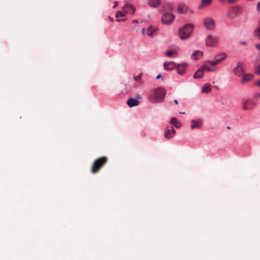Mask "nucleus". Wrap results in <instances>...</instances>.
Wrapping results in <instances>:
<instances>
[{"label":"nucleus","instance_id":"obj_26","mask_svg":"<svg viewBox=\"0 0 260 260\" xmlns=\"http://www.w3.org/2000/svg\"><path fill=\"white\" fill-rule=\"evenodd\" d=\"M210 64L209 63H207V61L205 62L204 66L202 67V68L204 69V71H207L209 72H213L215 71V69L211 68L208 66V65Z\"/></svg>","mask_w":260,"mask_h":260},{"label":"nucleus","instance_id":"obj_2","mask_svg":"<svg viewBox=\"0 0 260 260\" xmlns=\"http://www.w3.org/2000/svg\"><path fill=\"white\" fill-rule=\"evenodd\" d=\"M166 94V89L162 87L156 88L154 90L153 97L150 98V100L154 103L162 102Z\"/></svg>","mask_w":260,"mask_h":260},{"label":"nucleus","instance_id":"obj_43","mask_svg":"<svg viewBox=\"0 0 260 260\" xmlns=\"http://www.w3.org/2000/svg\"><path fill=\"white\" fill-rule=\"evenodd\" d=\"M174 103H175L176 104H178V100H174Z\"/></svg>","mask_w":260,"mask_h":260},{"label":"nucleus","instance_id":"obj_24","mask_svg":"<svg viewBox=\"0 0 260 260\" xmlns=\"http://www.w3.org/2000/svg\"><path fill=\"white\" fill-rule=\"evenodd\" d=\"M164 136L166 139H171L173 136L171 134L169 127H167L164 132Z\"/></svg>","mask_w":260,"mask_h":260},{"label":"nucleus","instance_id":"obj_42","mask_svg":"<svg viewBox=\"0 0 260 260\" xmlns=\"http://www.w3.org/2000/svg\"><path fill=\"white\" fill-rule=\"evenodd\" d=\"M161 77V75H160V74H159V75H158L156 76V79H159Z\"/></svg>","mask_w":260,"mask_h":260},{"label":"nucleus","instance_id":"obj_5","mask_svg":"<svg viewBox=\"0 0 260 260\" xmlns=\"http://www.w3.org/2000/svg\"><path fill=\"white\" fill-rule=\"evenodd\" d=\"M219 38L218 37H214L211 35L207 36L206 39V45L207 46L214 47L218 43Z\"/></svg>","mask_w":260,"mask_h":260},{"label":"nucleus","instance_id":"obj_10","mask_svg":"<svg viewBox=\"0 0 260 260\" xmlns=\"http://www.w3.org/2000/svg\"><path fill=\"white\" fill-rule=\"evenodd\" d=\"M141 96L139 94L137 95L136 98L137 99L129 98L127 101V104L129 107H133L134 106H137L139 105L140 102L138 100L141 99Z\"/></svg>","mask_w":260,"mask_h":260},{"label":"nucleus","instance_id":"obj_33","mask_svg":"<svg viewBox=\"0 0 260 260\" xmlns=\"http://www.w3.org/2000/svg\"><path fill=\"white\" fill-rule=\"evenodd\" d=\"M170 129V131L171 132V134H172L173 136L175 135L176 133V131L174 129V128L173 127H171Z\"/></svg>","mask_w":260,"mask_h":260},{"label":"nucleus","instance_id":"obj_29","mask_svg":"<svg viewBox=\"0 0 260 260\" xmlns=\"http://www.w3.org/2000/svg\"><path fill=\"white\" fill-rule=\"evenodd\" d=\"M125 16H126V14L125 13H124L123 10L122 11H117L116 13V18L124 17Z\"/></svg>","mask_w":260,"mask_h":260},{"label":"nucleus","instance_id":"obj_4","mask_svg":"<svg viewBox=\"0 0 260 260\" xmlns=\"http://www.w3.org/2000/svg\"><path fill=\"white\" fill-rule=\"evenodd\" d=\"M242 10L240 6L232 7L227 11L226 17L230 19H234L241 14Z\"/></svg>","mask_w":260,"mask_h":260},{"label":"nucleus","instance_id":"obj_21","mask_svg":"<svg viewBox=\"0 0 260 260\" xmlns=\"http://www.w3.org/2000/svg\"><path fill=\"white\" fill-rule=\"evenodd\" d=\"M203 55L201 51H195L191 55V58L197 60L200 58Z\"/></svg>","mask_w":260,"mask_h":260},{"label":"nucleus","instance_id":"obj_25","mask_svg":"<svg viewBox=\"0 0 260 260\" xmlns=\"http://www.w3.org/2000/svg\"><path fill=\"white\" fill-rule=\"evenodd\" d=\"M211 86L208 84H205L202 88V92L204 93H209L211 91Z\"/></svg>","mask_w":260,"mask_h":260},{"label":"nucleus","instance_id":"obj_8","mask_svg":"<svg viewBox=\"0 0 260 260\" xmlns=\"http://www.w3.org/2000/svg\"><path fill=\"white\" fill-rule=\"evenodd\" d=\"M243 108L244 110H250L253 109L255 106L256 104L250 100H243Z\"/></svg>","mask_w":260,"mask_h":260},{"label":"nucleus","instance_id":"obj_27","mask_svg":"<svg viewBox=\"0 0 260 260\" xmlns=\"http://www.w3.org/2000/svg\"><path fill=\"white\" fill-rule=\"evenodd\" d=\"M216 57L218 59L220 60V62L227 57V55L224 53H222L217 55Z\"/></svg>","mask_w":260,"mask_h":260},{"label":"nucleus","instance_id":"obj_9","mask_svg":"<svg viewBox=\"0 0 260 260\" xmlns=\"http://www.w3.org/2000/svg\"><path fill=\"white\" fill-rule=\"evenodd\" d=\"M158 28L156 26H150L146 30V34L150 37H153L155 35V32L157 30ZM142 31L144 35L145 34V28L142 29Z\"/></svg>","mask_w":260,"mask_h":260},{"label":"nucleus","instance_id":"obj_30","mask_svg":"<svg viewBox=\"0 0 260 260\" xmlns=\"http://www.w3.org/2000/svg\"><path fill=\"white\" fill-rule=\"evenodd\" d=\"M165 54L168 56H172L173 55H175V56L177 55V53L176 51L169 50L165 52Z\"/></svg>","mask_w":260,"mask_h":260},{"label":"nucleus","instance_id":"obj_47","mask_svg":"<svg viewBox=\"0 0 260 260\" xmlns=\"http://www.w3.org/2000/svg\"><path fill=\"white\" fill-rule=\"evenodd\" d=\"M180 113L183 114H185V112H180Z\"/></svg>","mask_w":260,"mask_h":260},{"label":"nucleus","instance_id":"obj_31","mask_svg":"<svg viewBox=\"0 0 260 260\" xmlns=\"http://www.w3.org/2000/svg\"><path fill=\"white\" fill-rule=\"evenodd\" d=\"M142 76V73H140V74H139L138 76H134V80H135V81H139V80H140V79L141 78Z\"/></svg>","mask_w":260,"mask_h":260},{"label":"nucleus","instance_id":"obj_28","mask_svg":"<svg viewBox=\"0 0 260 260\" xmlns=\"http://www.w3.org/2000/svg\"><path fill=\"white\" fill-rule=\"evenodd\" d=\"M220 62V60L218 59L215 56L214 60L207 61V63H209L212 66H215Z\"/></svg>","mask_w":260,"mask_h":260},{"label":"nucleus","instance_id":"obj_45","mask_svg":"<svg viewBox=\"0 0 260 260\" xmlns=\"http://www.w3.org/2000/svg\"><path fill=\"white\" fill-rule=\"evenodd\" d=\"M124 19H118L117 21H124Z\"/></svg>","mask_w":260,"mask_h":260},{"label":"nucleus","instance_id":"obj_19","mask_svg":"<svg viewBox=\"0 0 260 260\" xmlns=\"http://www.w3.org/2000/svg\"><path fill=\"white\" fill-rule=\"evenodd\" d=\"M170 122L171 124L173 125L177 128H180L181 126V122L178 121L176 117H172Z\"/></svg>","mask_w":260,"mask_h":260},{"label":"nucleus","instance_id":"obj_39","mask_svg":"<svg viewBox=\"0 0 260 260\" xmlns=\"http://www.w3.org/2000/svg\"><path fill=\"white\" fill-rule=\"evenodd\" d=\"M237 1V0H227V2L229 3H234Z\"/></svg>","mask_w":260,"mask_h":260},{"label":"nucleus","instance_id":"obj_40","mask_svg":"<svg viewBox=\"0 0 260 260\" xmlns=\"http://www.w3.org/2000/svg\"><path fill=\"white\" fill-rule=\"evenodd\" d=\"M246 44L247 43L245 42H239V44L242 45H246Z\"/></svg>","mask_w":260,"mask_h":260},{"label":"nucleus","instance_id":"obj_20","mask_svg":"<svg viewBox=\"0 0 260 260\" xmlns=\"http://www.w3.org/2000/svg\"><path fill=\"white\" fill-rule=\"evenodd\" d=\"M187 7L183 4L179 5L177 7V11L179 13H184L186 12Z\"/></svg>","mask_w":260,"mask_h":260},{"label":"nucleus","instance_id":"obj_11","mask_svg":"<svg viewBox=\"0 0 260 260\" xmlns=\"http://www.w3.org/2000/svg\"><path fill=\"white\" fill-rule=\"evenodd\" d=\"M122 10L126 14H134L135 12V7L131 4L127 3L122 7Z\"/></svg>","mask_w":260,"mask_h":260},{"label":"nucleus","instance_id":"obj_35","mask_svg":"<svg viewBox=\"0 0 260 260\" xmlns=\"http://www.w3.org/2000/svg\"><path fill=\"white\" fill-rule=\"evenodd\" d=\"M255 85L260 88V80L255 81Z\"/></svg>","mask_w":260,"mask_h":260},{"label":"nucleus","instance_id":"obj_15","mask_svg":"<svg viewBox=\"0 0 260 260\" xmlns=\"http://www.w3.org/2000/svg\"><path fill=\"white\" fill-rule=\"evenodd\" d=\"M175 63L173 61H166L164 63V69L166 71H171L175 67Z\"/></svg>","mask_w":260,"mask_h":260},{"label":"nucleus","instance_id":"obj_48","mask_svg":"<svg viewBox=\"0 0 260 260\" xmlns=\"http://www.w3.org/2000/svg\"><path fill=\"white\" fill-rule=\"evenodd\" d=\"M227 128L229 129H231V127L230 126H228L227 127Z\"/></svg>","mask_w":260,"mask_h":260},{"label":"nucleus","instance_id":"obj_38","mask_svg":"<svg viewBox=\"0 0 260 260\" xmlns=\"http://www.w3.org/2000/svg\"><path fill=\"white\" fill-rule=\"evenodd\" d=\"M255 46L257 49L260 50V43L255 44Z\"/></svg>","mask_w":260,"mask_h":260},{"label":"nucleus","instance_id":"obj_3","mask_svg":"<svg viewBox=\"0 0 260 260\" xmlns=\"http://www.w3.org/2000/svg\"><path fill=\"white\" fill-rule=\"evenodd\" d=\"M193 30V25L187 24L179 30V37L181 40L187 39Z\"/></svg>","mask_w":260,"mask_h":260},{"label":"nucleus","instance_id":"obj_23","mask_svg":"<svg viewBox=\"0 0 260 260\" xmlns=\"http://www.w3.org/2000/svg\"><path fill=\"white\" fill-rule=\"evenodd\" d=\"M253 35L258 40H260V21H258V25L257 27L254 30L253 32Z\"/></svg>","mask_w":260,"mask_h":260},{"label":"nucleus","instance_id":"obj_46","mask_svg":"<svg viewBox=\"0 0 260 260\" xmlns=\"http://www.w3.org/2000/svg\"><path fill=\"white\" fill-rule=\"evenodd\" d=\"M133 22H135V23H138V20H134L133 21Z\"/></svg>","mask_w":260,"mask_h":260},{"label":"nucleus","instance_id":"obj_14","mask_svg":"<svg viewBox=\"0 0 260 260\" xmlns=\"http://www.w3.org/2000/svg\"><path fill=\"white\" fill-rule=\"evenodd\" d=\"M254 77V75L251 74H244L242 75L241 82L242 84H246L250 80H251Z\"/></svg>","mask_w":260,"mask_h":260},{"label":"nucleus","instance_id":"obj_41","mask_svg":"<svg viewBox=\"0 0 260 260\" xmlns=\"http://www.w3.org/2000/svg\"><path fill=\"white\" fill-rule=\"evenodd\" d=\"M118 3L117 2H115V4H114V6H113V8H115L117 7V5H118Z\"/></svg>","mask_w":260,"mask_h":260},{"label":"nucleus","instance_id":"obj_1","mask_svg":"<svg viewBox=\"0 0 260 260\" xmlns=\"http://www.w3.org/2000/svg\"><path fill=\"white\" fill-rule=\"evenodd\" d=\"M108 158L107 156H102L96 159L93 162L91 168V172L93 174H95L107 164Z\"/></svg>","mask_w":260,"mask_h":260},{"label":"nucleus","instance_id":"obj_12","mask_svg":"<svg viewBox=\"0 0 260 260\" xmlns=\"http://www.w3.org/2000/svg\"><path fill=\"white\" fill-rule=\"evenodd\" d=\"M244 71V68L241 62H238L237 66L234 69V74L238 76L242 75V73Z\"/></svg>","mask_w":260,"mask_h":260},{"label":"nucleus","instance_id":"obj_18","mask_svg":"<svg viewBox=\"0 0 260 260\" xmlns=\"http://www.w3.org/2000/svg\"><path fill=\"white\" fill-rule=\"evenodd\" d=\"M212 3V0H202L201 4L198 6L199 9H203L210 5Z\"/></svg>","mask_w":260,"mask_h":260},{"label":"nucleus","instance_id":"obj_44","mask_svg":"<svg viewBox=\"0 0 260 260\" xmlns=\"http://www.w3.org/2000/svg\"><path fill=\"white\" fill-rule=\"evenodd\" d=\"M169 9L170 10H173V8L172 7H171V6H169Z\"/></svg>","mask_w":260,"mask_h":260},{"label":"nucleus","instance_id":"obj_16","mask_svg":"<svg viewBox=\"0 0 260 260\" xmlns=\"http://www.w3.org/2000/svg\"><path fill=\"white\" fill-rule=\"evenodd\" d=\"M187 66L186 63L178 64L177 65V71L179 74L182 75L185 71Z\"/></svg>","mask_w":260,"mask_h":260},{"label":"nucleus","instance_id":"obj_37","mask_svg":"<svg viewBox=\"0 0 260 260\" xmlns=\"http://www.w3.org/2000/svg\"><path fill=\"white\" fill-rule=\"evenodd\" d=\"M256 60L257 62H260V53L257 55Z\"/></svg>","mask_w":260,"mask_h":260},{"label":"nucleus","instance_id":"obj_34","mask_svg":"<svg viewBox=\"0 0 260 260\" xmlns=\"http://www.w3.org/2000/svg\"><path fill=\"white\" fill-rule=\"evenodd\" d=\"M254 98L256 99H260V92L254 94Z\"/></svg>","mask_w":260,"mask_h":260},{"label":"nucleus","instance_id":"obj_36","mask_svg":"<svg viewBox=\"0 0 260 260\" xmlns=\"http://www.w3.org/2000/svg\"><path fill=\"white\" fill-rule=\"evenodd\" d=\"M257 10L260 11V2H258L257 4Z\"/></svg>","mask_w":260,"mask_h":260},{"label":"nucleus","instance_id":"obj_32","mask_svg":"<svg viewBox=\"0 0 260 260\" xmlns=\"http://www.w3.org/2000/svg\"><path fill=\"white\" fill-rule=\"evenodd\" d=\"M255 72L256 74L260 75V65L255 67Z\"/></svg>","mask_w":260,"mask_h":260},{"label":"nucleus","instance_id":"obj_6","mask_svg":"<svg viewBox=\"0 0 260 260\" xmlns=\"http://www.w3.org/2000/svg\"><path fill=\"white\" fill-rule=\"evenodd\" d=\"M174 18L175 16L173 14L169 12H165L161 17V21L164 24L169 25L173 22Z\"/></svg>","mask_w":260,"mask_h":260},{"label":"nucleus","instance_id":"obj_13","mask_svg":"<svg viewBox=\"0 0 260 260\" xmlns=\"http://www.w3.org/2000/svg\"><path fill=\"white\" fill-rule=\"evenodd\" d=\"M191 122L192 123L191 125V128L192 129L200 128L203 125V121L200 119L197 120H192Z\"/></svg>","mask_w":260,"mask_h":260},{"label":"nucleus","instance_id":"obj_7","mask_svg":"<svg viewBox=\"0 0 260 260\" xmlns=\"http://www.w3.org/2000/svg\"><path fill=\"white\" fill-rule=\"evenodd\" d=\"M204 24L205 27L209 30H213L215 26L214 20L211 17H207L204 19Z\"/></svg>","mask_w":260,"mask_h":260},{"label":"nucleus","instance_id":"obj_22","mask_svg":"<svg viewBox=\"0 0 260 260\" xmlns=\"http://www.w3.org/2000/svg\"><path fill=\"white\" fill-rule=\"evenodd\" d=\"M204 72V69L202 68L198 70L193 76L194 78H201L203 77Z\"/></svg>","mask_w":260,"mask_h":260},{"label":"nucleus","instance_id":"obj_17","mask_svg":"<svg viewBox=\"0 0 260 260\" xmlns=\"http://www.w3.org/2000/svg\"><path fill=\"white\" fill-rule=\"evenodd\" d=\"M160 0H147L148 5L152 8H157L160 4Z\"/></svg>","mask_w":260,"mask_h":260}]
</instances>
